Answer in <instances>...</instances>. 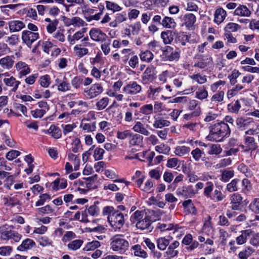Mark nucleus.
<instances>
[{
    "mask_svg": "<svg viewBox=\"0 0 259 259\" xmlns=\"http://www.w3.org/2000/svg\"><path fill=\"white\" fill-rule=\"evenodd\" d=\"M142 90V86L137 81H131L123 86L122 92L125 95L131 96L140 94Z\"/></svg>",
    "mask_w": 259,
    "mask_h": 259,
    "instance_id": "nucleus-4",
    "label": "nucleus"
},
{
    "mask_svg": "<svg viewBox=\"0 0 259 259\" xmlns=\"http://www.w3.org/2000/svg\"><path fill=\"white\" fill-rule=\"evenodd\" d=\"M83 241L81 239H76L70 242L67 244V248L69 250L75 251L80 248L82 245Z\"/></svg>",
    "mask_w": 259,
    "mask_h": 259,
    "instance_id": "nucleus-43",
    "label": "nucleus"
},
{
    "mask_svg": "<svg viewBox=\"0 0 259 259\" xmlns=\"http://www.w3.org/2000/svg\"><path fill=\"white\" fill-rule=\"evenodd\" d=\"M249 209L255 213H259V198H255L249 204Z\"/></svg>",
    "mask_w": 259,
    "mask_h": 259,
    "instance_id": "nucleus-63",
    "label": "nucleus"
},
{
    "mask_svg": "<svg viewBox=\"0 0 259 259\" xmlns=\"http://www.w3.org/2000/svg\"><path fill=\"white\" fill-rule=\"evenodd\" d=\"M227 16L226 12L222 8L217 9L214 14V22L218 25L222 23Z\"/></svg>",
    "mask_w": 259,
    "mask_h": 259,
    "instance_id": "nucleus-21",
    "label": "nucleus"
},
{
    "mask_svg": "<svg viewBox=\"0 0 259 259\" xmlns=\"http://www.w3.org/2000/svg\"><path fill=\"white\" fill-rule=\"evenodd\" d=\"M89 35L91 38L96 42H104L106 40L107 36L105 33L100 29L93 28L89 31Z\"/></svg>",
    "mask_w": 259,
    "mask_h": 259,
    "instance_id": "nucleus-8",
    "label": "nucleus"
},
{
    "mask_svg": "<svg viewBox=\"0 0 259 259\" xmlns=\"http://www.w3.org/2000/svg\"><path fill=\"white\" fill-rule=\"evenodd\" d=\"M5 204L9 206L13 207L20 204V200L17 196L5 198Z\"/></svg>",
    "mask_w": 259,
    "mask_h": 259,
    "instance_id": "nucleus-50",
    "label": "nucleus"
},
{
    "mask_svg": "<svg viewBox=\"0 0 259 259\" xmlns=\"http://www.w3.org/2000/svg\"><path fill=\"white\" fill-rule=\"evenodd\" d=\"M251 14L250 10L246 6L243 5H239L234 12V15L242 17H249Z\"/></svg>",
    "mask_w": 259,
    "mask_h": 259,
    "instance_id": "nucleus-19",
    "label": "nucleus"
},
{
    "mask_svg": "<svg viewBox=\"0 0 259 259\" xmlns=\"http://www.w3.org/2000/svg\"><path fill=\"white\" fill-rule=\"evenodd\" d=\"M252 122L251 118H245L243 117H238L236 120V125L239 128L244 130L248 127L250 124Z\"/></svg>",
    "mask_w": 259,
    "mask_h": 259,
    "instance_id": "nucleus-29",
    "label": "nucleus"
},
{
    "mask_svg": "<svg viewBox=\"0 0 259 259\" xmlns=\"http://www.w3.org/2000/svg\"><path fill=\"white\" fill-rule=\"evenodd\" d=\"M0 238L3 240L13 239L15 242H18L21 238V235L14 231L2 230L0 231Z\"/></svg>",
    "mask_w": 259,
    "mask_h": 259,
    "instance_id": "nucleus-7",
    "label": "nucleus"
},
{
    "mask_svg": "<svg viewBox=\"0 0 259 259\" xmlns=\"http://www.w3.org/2000/svg\"><path fill=\"white\" fill-rule=\"evenodd\" d=\"M244 144L246 149L245 150H253L257 148L256 143L255 142V139L252 137H246L245 138Z\"/></svg>",
    "mask_w": 259,
    "mask_h": 259,
    "instance_id": "nucleus-32",
    "label": "nucleus"
},
{
    "mask_svg": "<svg viewBox=\"0 0 259 259\" xmlns=\"http://www.w3.org/2000/svg\"><path fill=\"white\" fill-rule=\"evenodd\" d=\"M151 224V221L150 217L148 215H146L140 221H138L136 223V227L138 229L145 230L148 229Z\"/></svg>",
    "mask_w": 259,
    "mask_h": 259,
    "instance_id": "nucleus-26",
    "label": "nucleus"
},
{
    "mask_svg": "<svg viewBox=\"0 0 259 259\" xmlns=\"http://www.w3.org/2000/svg\"><path fill=\"white\" fill-rule=\"evenodd\" d=\"M144 213L143 211L137 210L134 212L131 217L130 220L132 223L138 222L143 219Z\"/></svg>",
    "mask_w": 259,
    "mask_h": 259,
    "instance_id": "nucleus-53",
    "label": "nucleus"
},
{
    "mask_svg": "<svg viewBox=\"0 0 259 259\" xmlns=\"http://www.w3.org/2000/svg\"><path fill=\"white\" fill-rule=\"evenodd\" d=\"M109 103V98L105 97L98 100L95 105L98 110H102L108 106Z\"/></svg>",
    "mask_w": 259,
    "mask_h": 259,
    "instance_id": "nucleus-38",
    "label": "nucleus"
},
{
    "mask_svg": "<svg viewBox=\"0 0 259 259\" xmlns=\"http://www.w3.org/2000/svg\"><path fill=\"white\" fill-rule=\"evenodd\" d=\"M183 24L188 28L192 27L196 22L195 16L192 13L185 14L183 17Z\"/></svg>",
    "mask_w": 259,
    "mask_h": 259,
    "instance_id": "nucleus-25",
    "label": "nucleus"
},
{
    "mask_svg": "<svg viewBox=\"0 0 259 259\" xmlns=\"http://www.w3.org/2000/svg\"><path fill=\"white\" fill-rule=\"evenodd\" d=\"M242 191L246 193L251 190L252 185L249 180L247 179H243L242 181Z\"/></svg>",
    "mask_w": 259,
    "mask_h": 259,
    "instance_id": "nucleus-61",
    "label": "nucleus"
},
{
    "mask_svg": "<svg viewBox=\"0 0 259 259\" xmlns=\"http://www.w3.org/2000/svg\"><path fill=\"white\" fill-rule=\"evenodd\" d=\"M177 195L187 198L191 197L194 195L192 187L191 186H183L178 188L176 191Z\"/></svg>",
    "mask_w": 259,
    "mask_h": 259,
    "instance_id": "nucleus-17",
    "label": "nucleus"
},
{
    "mask_svg": "<svg viewBox=\"0 0 259 259\" xmlns=\"http://www.w3.org/2000/svg\"><path fill=\"white\" fill-rule=\"evenodd\" d=\"M132 253L135 256L146 258L148 256L147 252L142 247L140 244L132 246L131 248Z\"/></svg>",
    "mask_w": 259,
    "mask_h": 259,
    "instance_id": "nucleus-18",
    "label": "nucleus"
},
{
    "mask_svg": "<svg viewBox=\"0 0 259 259\" xmlns=\"http://www.w3.org/2000/svg\"><path fill=\"white\" fill-rule=\"evenodd\" d=\"M154 78V69L152 66L148 67L141 76L142 82L146 84L153 81Z\"/></svg>",
    "mask_w": 259,
    "mask_h": 259,
    "instance_id": "nucleus-13",
    "label": "nucleus"
},
{
    "mask_svg": "<svg viewBox=\"0 0 259 259\" xmlns=\"http://www.w3.org/2000/svg\"><path fill=\"white\" fill-rule=\"evenodd\" d=\"M230 201L232 209L237 210L242 202V197L240 194L234 193L231 196Z\"/></svg>",
    "mask_w": 259,
    "mask_h": 259,
    "instance_id": "nucleus-23",
    "label": "nucleus"
},
{
    "mask_svg": "<svg viewBox=\"0 0 259 259\" xmlns=\"http://www.w3.org/2000/svg\"><path fill=\"white\" fill-rule=\"evenodd\" d=\"M240 180L235 179L227 185L226 189L229 192H234L238 191L239 189V183Z\"/></svg>",
    "mask_w": 259,
    "mask_h": 259,
    "instance_id": "nucleus-41",
    "label": "nucleus"
},
{
    "mask_svg": "<svg viewBox=\"0 0 259 259\" xmlns=\"http://www.w3.org/2000/svg\"><path fill=\"white\" fill-rule=\"evenodd\" d=\"M238 170L242 173L244 174L247 178H251L253 176V172L246 165L243 163H241L238 165Z\"/></svg>",
    "mask_w": 259,
    "mask_h": 259,
    "instance_id": "nucleus-46",
    "label": "nucleus"
},
{
    "mask_svg": "<svg viewBox=\"0 0 259 259\" xmlns=\"http://www.w3.org/2000/svg\"><path fill=\"white\" fill-rule=\"evenodd\" d=\"M189 77L195 82L202 84L207 82V77L206 75H202L200 73L194 74L189 76Z\"/></svg>",
    "mask_w": 259,
    "mask_h": 259,
    "instance_id": "nucleus-44",
    "label": "nucleus"
},
{
    "mask_svg": "<svg viewBox=\"0 0 259 259\" xmlns=\"http://www.w3.org/2000/svg\"><path fill=\"white\" fill-rule=\"evenodd\" d=\"M208 96V91L204 86L199 88L195 93V98L201 101L207 99Z\"/></svg>",
    "mask_w": 259,
    "mask_h": 259,
    "instance_id": "nucleus-35",
    "label": "nucleus"
},
{
    "mask_svg": "<svg viewBox=\"0 0 259 259\" xmlns=\"http://www.w3.org/2000/svg\"><path fill=\"white\" fill-rule=\"evenodd\" d=\"M140 59L142 61L146 62L148 63L150 62L154 58L153 54L149 50H146L141 52L139 55Z\"/></svg>",
    "mask_w": 259,
    "mask_h": 259,
    "instance_id": "nucleus-39",
    "label": "nucleus"
},
{
    "mask_svg": "<svg viewBox=\"0 0 259 259\" xmlns=\"http://www.w3.org/2000/svg\"><path fill=\"white\" fill-rule=\"evenodd\" d=\"M190 148L186 146H178L175 148V154L180 157L189 154Z\"/></svg>",
    "mask_w": 259,
    "mask_h": 259,
    "instance_id": "nucleus-31",
    "label": "nucleus"
},
{
    "mask_svg": "<svg viewBox=\"0 0 259 259\" xmlns=\"http://www.w3.org/2000/svg\"><path fill=\"white\" fill-rule=\"evenodd\" d=\"M38 82L40 85L44 88L48 87L51 83V79L49 75H45L40 77Z\"/></svg>",
    "mask_w": 259,
    "mask_h": 259,
    "instance_id": "nucleus-59",
    "label": "nucleus"
},
{
    "mask_svg": "<svg viewBox=\"0 0 259 259\" xmlns=\"http://www.w3.org/2000/svg\"><path fill=\"white\" fill-rule=\"evenodd\" d=\"M48 133L51 134V136L55 139L60 138L62 135L61 130L55 125H51L49 129L48 130Z\"/></svg>",
    "mask_w": 259,
    "mask_h": 259,
    "instance_id": "nucleus-45",
    "label": "nucleus"
},
{
    "mask_svg": "<svg viewBox=\"0 0 259 259\" xmlns=\"http://www.w3.org/2000/svg\"><path fill=\"white\" fill-rule=\"evenodd\" d=\"M104 152L105 151L102 148L99 147L95 148L93 155L95 160L97 161L102 159Z\"/></svg>",
    "mask_w": 259,
    "mask_h": 259,
    "instance_id": "nucleus-64",
    "label": "nucleus"
},
{
    "mask_svg": "<svg viewBox=\"0 0 259 259\" xmlns=\"http://www.w3.org/2000/svg\"><path fill=\"white\" fill-rule=\"evenodd\" d=\"M140 112L146 115L151 114L153 112V106L151 104L144 105L140 108Z\"/></svg>",
    "mask_w": 259,
    "mask_h": 259,
    "instance_id": "nucleus-56",
    "label": "nucleus"
},
{
    "mask_svg": "<svg viewBox=\"0 0 259 259\" xmlns=\"http://www.w3.org/2000/svg\"><path fill=\"white\" fill-rule=\"evenodd\" d=\"M222 152V148L219 144H209L207 153L209 155H218Z\"/></svg>",
    "mask_w": 259,
    "mask_h": 259,
    "instance_id": "nucleus-37",
    "label": "nucleus"
},
{
    "mask_svg": "<svg viewBox=\"0 0 259 259\" xmlns=\"http://www.w3.org/2000/svg\"><path fill=\"white\" fill-rule=\"evenodd\" d=\"M161 37L165 45L170 44L174 39L172 32L170 30L162 32Z\"/></svg>",
    "mask_w": 259,
    "mask_h": 259,
    "instance_id": "nucleus-40",
    "label": "nucleus"
},
{
    "mask_svg": "<svg viewBox=\"0 0 259 259\" xmlns=\"http://www.w3.org/2000/svg\"><path fill=\"white\" fill-rule=\"evenodd\" d=\"M225 92L223 91H218L211 98V102L220 103L224 100Z\"/></svg>",
    "mask_w": 259,
    "mask_h": 259,
    "instance_id": "nucleus-48",
    "label": "nucleus"
},
{
    "mask_svg": "<svg viewBox=\"0 0 259 259\" xmlns=\"http://www.w3.org/2000/svg\"><path fill=\"white\" fill-rule=\"evenodd\" d=\"M241 28V27L239 24L235 23L230 22L226 25L225 30V32H229L230 33H231L235 32Z\"/></svg>",
    "mask_w": 259,
    "mask_h": 259,
    "instance_id": "nucleus-54",
    "label": "nucleus"
},
{
    "mask_svg": "<svg viewBox=\"0 0 259 259\" xmlns=\"http://www.w3.org/2000/svg\"><path fill=\"white\" fill-rule=\"evenodd\" d=\"M10 32H15L19 31L25 26L24 23L19 20H12L8 23Z\"/></svg>",
    "mask_w": 259,
    "mask_h": 259,
    "instance_id": "nucleus-22",
    "label": "nucleus"
},
{
    "mask_svg": "<svg viewBox=\"0 0 259 259\" xmlns=\"http://www.w3.org/2000/svg\"><path fill=\"white\" fill-rule=\"evenodd\" d=\"M204 149L201 150L199 148H196L191 152V154L195 161H199L200 160L202 155L204 154Z\"/></svg>",
    "mask_w": 259,
    "mask_h": 259,
    "instance_id": "nucleus-47",
    "label": "nucleus"
},
{
    "mask_svg": "<svg viewBox=\"0 0 259 259\" xmlns=\"http://www.w3.org/2000/svg\"><path fill=\"white\" fill-rule=\"evenodd\" d=\"M170 122L169 121L162 118H158L155 120L153 126L155 128H162L164 126H168Z\"/></svg>",
    "mask_w": 259,
    "mask_h": 259,
    "instance_id": "nucleus-49",
    "label": "nucleus"
},
{
    "mask_svg": "<svg viewBox=\"0 0 259 259\" xmlns=\"http://www.w3.org/2000/svg\"><path fill=\"white\" fill-rule=\"evenodd\" d=\"M226 84V81L224 80H219L210 85V91L212 93L216 92L218 90H221V86H224Z\"/></svg>",
    "mask_w": 259,
    "mask_h": 259,
    "instance_id": "nucleus-58",
    "label": "nucleus"
},
{
    "mask_svg": "<svg viewBox=\"0 0 259 259\" xmlns=\"http://www.w3.org/2000/svg\"><path fill=\"white\" fill-rule=\"evenodd\" d=\"M104 91L103 87L101 83H96L91 85L89 89L84 90L85 96L89 99H93L101 95Z\"/></svg>",
    "mask_w": 259,
    "mask_h": 259,
    "instance_id": "nucleus-5",
    "label": "nucleus"
},
{
    "mask_svg": "<svg viewBox=\"0 0 259 259\" xmlns=\"http://www.w3.org/2000/svg\"><path fill=\"white\" fill-rule=\"evenodd\" d=\"M213 184L211 182H208L206 183V186L204 189L203 194L207 198L211 196V193L213 189Z\"/></svg>",
    "mask_w": 259,
    "mask_h": 259,
    "instance_id": "nucleus-62",
    "label": "nucleus"
},
{
    "mask_svg": "<svg viewBox=\"0 0 259 259\" xmlns=\"http://www.w3.org/2000/svg\"><path fill=\"white\" fill-rule=\"evenodd\" d=\"M66 77H64V80L58 84V91L62 92H65L70 90L71 87L70 83L67 81L65 80Z\"/></svg>",
    "mask_w": 259,
    "mask_h": 259,
    "instance_id": "nucleus-52",
    "label": "nucleus"
},
{
    "mask_svg": "<svg viewBox=\"0 0 259 259\" xmlns=\"http://www.w3.org/2000/svg\"><path fill=\"white\" fill-rule=\"evenodd\" d=\"M143 137L138 134H134L132 132L130 137L129 144L131 145H139L143 141Z\"/></svg>",
    "mask_w": 259,
    "mask_h": 259,
    "instance_id": "nucleus-33",
    "label": "nucleus"
},
{
    "mask_svg": "<svg viewBox=\"0 0 259 259\" xmlns=\"http://www.w3.org/2000/svg\"><path fill=\"white\" fill-rule=\"evenodd\" d=\"M68 158L70 161L73 162L74 170H77L79 166V158L74 154L70 153L68 154Z\"/></svg>",
    "mask_w": 259,
    "mask_h": 259,
    "instance_id": "nucleus-60",
    "label": "nucleus"
},
{
    "mask_svg": "<svg viewBox=\"0 0 259 259\" xmlns=\"http://www.w3.org/2000/svg\"><path fill=\"white\" fill-rule=\"evenodd\" d=\"M87 28H82L80 30L76 32L72 36L69 35L67 37V40L70 45H74L76 40H79L83 37L84 33L86 32Z\"/></svg>",
    "mask_w": 259,
    "mask_h": 259,
    "instance_id": "nucleus-20",
    "label": "nucleus"
},
{
    "mask_svg": "<svg viewBox=\"0 0 259 259\" xmlns=\"http://www.w3.org/2000/svg\"><path fill=\"white\" fill-rule=\"evenodd\" d=\"M39 37L37 32L29 30L23 31L22 33V39L28 47L31 48L32 44Z\"/></svg>",
    "mask_w": 259,
    "mask_h": 259,
    "instance_id": "nucleus-6",
    "label": "nucleus"
},
{
    "mask_svg": "<svg viewBox=\"0 0 259 259\" xmlns=\"http://www.w3.org/2000/svg\"><path fill=\"white\" fill-rule=\"evenodd\" d=\"M255 251L251 246H248L241 250L238 254L239 259H248Z\"/></svg>",
    "mask_w": 259,
    "mask_h": 259,
    "instance_id": "nucleus-24",
    "label": "nucleus"
},
{
    "mask_svg": "<svg viewBox=\"0 0 259 259\" xmlns=\"http://www.w3.org/2000/svg\"><path fill=\"white\" fill-rule=\"evenodd\" d=\"M108 220L114 229L121 228L124 224V215L119 211H115L109 214Z\"/></svg>",
    "mask_w": 259,
    "mask_h": 259,
    "instance_id": "nucleus-3",
    "label": "nucleus"
},
{
    "mask_svg": "<svg viewBox=\"0 0 259 259\" xmlns=\"http://www.w3.org/2000/svg\"><path fill=\"white\" fill-rule=\"evenodd\" d=\"M161 25L166 28L173 29L176 27L177 23L173 18L165 16L162 20Z\"/></svg>",
    "mask_w": 259,
    "mask_h": 259,
    "instance_id": "nucleus-30",
    "label": "nucleus"
},
{
    "mask_svg": "<svg viewBox=\"0 0 259 259\" xmlns=\"http://www.w3.org/2000/svg\"><path fill=\"white\" fill-rule=\"evenodd\" d=\"M252 231L251 229H246L240 232L239 235L236 238V244L241 245L245 244L249 237L252 234Z\"/></svg>",
    "mask_w": 259,
    "mask_h": 259,
    "instance_id": "nucleus-14",
    "label": "nucleus"
},
{
    "mask_svg": "<svg viewBox=\"0 0 259 259\" xmlns=\"http://www.w3.org/2000/svg\"><path fill=\"white\" fill-rule=\"evenodd\" d=\"M35 245L34 241L30 239H26L23 241L20 245L17 247V249L20 251H26L28 249H31Z\"/></svg>",
    "mask_w": 259,
    "mask_h": 259,
    "instance_id": "nucleus-27",
    "label": "nucleus"
},
{
    "mask_svg": "<svg viewBox=\"0 0 259 259\" xmlns=\"http://www.w3.org/2000/svg\"><path fill=\"white\" fill-rule=\"evenodd\" d=\"M166 60L169 61H178L180 57V51L178 49L174 50L170 46H166L164 51Z\"/></svg>",
    "mask_w": 259,
    "mask_h": 259,
    "instance_id": "nucleus-11",
    "label": "nucleus"
},
{
    "mask_svg": "<svg viewBox=\"0 0 259 259\" xmlns=\"http://www.w3.org/2000/svg\"><path fill=\"white\" fill-rule=\"evenodd\" d=\"M121 62L126 63L130 59V56L135 54L134 52L131 49H123L121 52Z\"/></svg>",
    "mask_w": 259,
    "mask_h": 259,
    "instance_id": "nucleus-42",
    "label": "nucleus"
},
{
    "mask_svg": "<svg viewBox=\"0 0 259 259\" xmlns=\"http://www.w3.org/2000/svg\"><path fill=\"white\" fill-rule=\"evenodd\" d=\"M81 44L77 45L73 48V53L75 56L78 58H82L89 53V50L84 47H82Z\"/></svg>",
    "mask_w": 259,
    "mask_h": 259,
    "instance_id": "nucleus-28",
    "label": "nucleus"
},
{
    "mask_svg": "<svg viewBox=\"0 0 259 259\" xmlns=\"http://www.w3.org/2000/svg\"><path fill=\"white\" fill-rule=\"evenodd\" d=\"M110 249L120 254L124 253L129 247V243L122 235H115L110 239Z\"/></svg>",
    "mask_w": 259,
    "mask_h": 259,
    "instance_id": "nucleus-2",
    "label": "nucleus"
},
{
    "mask_svg": "<svg viewBox=\"0 0 259 259\" xmlns=\"http://www.w3.org/2000/svg\"><path fill=\"white\" fill-rule=\"evenodd\" d=\"M211 218L210 216H208L207 220H206L203 224V227L202 228V231L203 233H205L207 235H209V234L212 231V226L210 222Z\"/></svg>",
    "mask_w": 259,
    "mask_h": 259,
    "instance_id": "nucleus-51",
    "label": "nucleus"
},
{
    "mask_svg": "<svg viewBox=\"0 0 259 259\" xmlns=\"http://www.w3.org/2000/svg\"><path fill=\"white\" fill-rule=\"evenodd\" d=\"M63 21L66 26L73 25L74 27H80L84 26L85 22L79 17L72 18L64 17Z\"/></svg>",
    "mask_w": 259,
    "mask_h": 259,
    "instance_id": "nucleus-12",
    "label": "nucleus"
},
{
    "mask_svg": "<svg viewBox=\"0 0 259 259\" xmlns=\"http://www.w3.org/2000/svg\"><path fill=\"white\" fill-rule=\"evenodd\" d=\"M231 130L229 125L224 121L217 122L209 126L208 138L210 140L221 142L230 136Z\"/></svg>",
    "mask_w": 259,
    "mask_h": 259,
    "instance_id": "nucleus-1",
    "label": "nucleus"
},
{
    "mask_svg": "<svg viewBox=\"0 0 259 259\" xmlns=\"http://www.w3.org/2000/svg\"><path fill=\"white\" fill-rule=\"evenodd\" d=\"M161 90L162 89L160 87L153 88L151 86L147 92V97L153 100H156Z\"/></svg>",
    "mask_w": 259,
    "mask_h": 259,
    "instance_id": "nucleus-34",
    "label": "nucleus"
},
{
    "mask_svg": "<svg viewBox=\"0 0 259 259\" xmlns=\"http://www.w3.org/2000/svg\"><path fill=\"white\" fill-rule=\"evenodd\" d=\"M15 62L14 55H7L0 59V66L5 70H9L14 67Z\"/></svg>",
    "mask_w": 259,
    "mask_h": 259,
    "instance_id": "nucleus-10",
    "label": "nucleus"
},
{
    "mask_svg": "<svg viewBox=\"0 0 259 259\" xmlns=\"http://www.w3.org/2000/svg\"><path fill=\"white\" fill-rule=\"evenodd\" d=\"M148 126V124H145L141 121H136L133 126L132 130L136 133L147 136L150 134L147 130Z\"/></svg>",
    "mask_w": 259,
    "mask_h": 259,
    "instance_id": "nucleus-16",
    "label": "nucleus"
},
{
    "mask_svg": "<svg viewBox=\"0 0 259 259\" xmlns=\"http://www.w3.org/2000/svg\"><path fill=\"white\" fill-rule=\"evenodd\" d=\"M170 240L165 237L158 238L156 240L157 246L160 250H164L169 244Z\"/></svg>",
    "mask_w": 259,
    "mask_h": 259,
    "instance_id": "nucleus-36",
    "label": "nucleus"
},
{
    "mask_svg": "<svg viewBox=\"0 0 259 259\" xmlns=\"http://www.w3.org/2000/svg\"><path fill=\"white\" fill-rule=\"evenodd\" d=\"M240 108L241 104L239 100H236L234 103L229 104L228 105V110L230 112L234 113H238Z\"/></svg>",
    "mask_w": 259,
    "mask_h": 259,
    "instance_id": "nucleus-55",
    "label": "nucleus"
},
{
    "mask_svg": "<svg viewBox=\"0 0 259 259\" xmlns=\"http://www.w3.org/2000/svg\"><path fill=\"white\" fill-rule=\"evenodd\" d=\"M15 68L19 78L26 76L30 73L29 66L25 62L19 61L15 64Z\"/></svg>",
    "mask_w": 259,
    "mask_h": 259,
    "instance_id": "nucleus-9",
    "label": "nucleus"
},
{
    "mask_svg": "<svg viewBox=\"0 0 259 259\" xmlns=\"http://www.w3.org/2000/svg\"><path fill=\"white\" fill-rule=\"evenodd\" d=\"M3 81L5 85L11 88V91L13 92H16L20 84V81L16 80V79L13 76L10 77H5L3 79Z\"/></svg>",
    "mask_w": 259,
    "mask_h": 259,
    "instance_id": "nucleus-15",
    "label": "nucleus"
},
{
    "mask_svg": "<svg viewBox=\"0 0 259 259\" xmlns=\"http://www.w3.org/2000/svg\"><path fill=\"white\" fill-rule=\"evenodd\" d=\"M106 6L108 10L113 12H118L121 10V8L116 3L109 1H106Z\"/></svg>",
    "mask_w": 259,
    "mask_h": 259,
    "instance_id": "nucleus-57",
    "label": "nucleus"
}]
</instances>
